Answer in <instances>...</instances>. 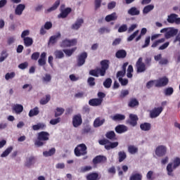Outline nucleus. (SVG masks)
I'll return each mask as SVG.
<instances>
[{"label": "nucleus", "instance_id": "obj_1", "mask_svg": "<svg viewBox=\"0 0 180 180\" xmlns=\"http://www.w3.org/2000/svg\"><path fill=\"white\" fill-rule=\"evenodd\" d=\"M180 165V158H175L173 162H170L167 165L166 170L169 176H174V170L176 169Z\"/></svg>", "mask_w": 180, "mask_h": 180}, {"label": "nucleus", "instance_id": "obj_2", "mask_svg": "<svg viewBox=\"0 0 180 180\" xmlns=\"http://www.w3.org/2000/svg\"><path fill=\"white\" fill-rule=\"evenodd\" d=\"M86 149L87 148L86 144H79L75 148V155H76V157L86 155V154H88Z\"/></svg>", "mask_w": 180, "mask_h": 180}, {"label": "nucleus", "instance_id": "obj_3", "mask_svg": "<svg viewBox=\"0 0 180 180\" xmlns=\"http://www.w3.org/2000/svg\"><path fill=\"white\" fill-rule=\"evenodd\" d=\"M101 146H105V150H111V148H116L119 146L118 142H109L108 139H101L98 141Z\"/></svg>", "mask_w": 180, "mask_h": 180}, {"label": "nucleus", "instance_id": "obj_4", "mask_svg": "<svg viewBox=\"0 0 180 180\" xmlns=\"http://www.w3.org/2000/svg\"><path fill=\"white\" fill-rule=\"evenodd\" d=\"M136 72L138 73L146 72L147 67L146 63L143 62V58L140 57L136 63Z\"/></svg>", "mask_w": 180, "mask_h": 180}, {"label": "nucleus", "instance_id": "obj_5", "mask_svg": "<svg viewBox=\"0 0 180 180\" xmlns=\"http://www.w3.org/2000/svg\"><path fill=\"white\" fill-rule=\"evenodd\" d=\"M65 8V5L64 4H62L60 6V13L58 15V18L60 19H65V18H67L68 16V15H70V13H71V8Z\"/></svg>", "mask_w": 180, "mask_h": 180}, {"label": "nucleus", "instance_id": "obj_6", "mask_svg": "<svg viewBox=\"0 0 180 180\" xmlns=\"http://www.w3.org/2000/svg\"><path fill=\"white\" fill-rule=\"evenodd\" d=\"M90 75H92L93 77H105V75L106 74V70L103 69L102 68H98L94 70H91L89 71Z\"/></svg>", "mask_w": 180, "mask_h": 180}, {"label": "nucleus", "instance_id": "obj_7", "mask_svg": "<svg viewBox=\"0 0 180 180\" xmlns=\"http://www.w3.org/2000/svg\"><path fill=\"white\" fill-rule=\"evenodd\" d=\"M77 39H65L60 43V47L65 49L67 47H72L77 45Z\"/></svg>", "mask_w": 180, "mask_h": 180}, {"label": "nucleus", "instance_id": "obj_8", "mask_svg": "<svg viewBox=\"0 0 180 180\" xmlns=\"http://www.w3.org/2000/svg\"><path fill=\"white\" fill-rule=\"evenodd\" d=\"M155 87L162 88V86H167L169 80L166 77H160L158 79H155Z\"/></svg>", "mask_w": 180, "mask_h": 180}, {"label": "nucleus", "instance_id": "obj_9", "mask_svg": "<svg viewBox=\"0 0 180 180\" xmlns=\"http://www.w3.org/2000/svg\"><path fill=\"white\" fill-rule=\"evenodd\" d=\"M162 110H164V108L162 107L154 108L150 111V117L151 119H156V117H158L162 113Z\"/></svg>", "mask_w": 180, "mask_h": 180}, {"label": "nucleus", "instance_id": "obj_10", "mask_svg": "<svg viewBox=\"0 0 180 180\" xmlns=\"http://www.w3.org/2000/svg\"><path fill=\"white\" fill-rule=\"evenodd\" d=\"M168 23H176V25H180V18L175 13H172L167 17Z\"/></svg>", "mask_w": 180, "mask_h": 180}, {"label": "nucleus", "instance_id": "obj_11", "mask_svg": "<svg viewBox=\"0 0 180 180\" xmlns=\"http://www.w3.org/2000/svg\"><path fill=\"white\" fill-rule=\"evenodd\" d=\"M87 57L88 53H86V52H83L79 55L77 58V66L82 67V65L85 64V60H86Z\"/></svg>", "mask_w": 180, "mask_h": 180}, {"label": "nucleus", "instance_id": "obj_12", "mask_svg": "<svg viewBox=\"0 0 180 180\" xmlns=\"http://www.w3.org/2000/svg\"><path fill=\"white\" fill-rule=\"evenodd\" d=\"M155 154L158 157H164L167 154V147L159 146L156 148Z\"/></svg>", "mask_w": 180, "mask_h": 180}, {"label": "nucleus", "instance_id": "obj_13", "mask_svg": "<svg viewBox=\"0 0 180 180\" xmlns=\"http://www.w3.org/2000/svg\"><path fill=\"white\" fill-rule=\"evenodd\" d=\"M178 29H175L174 27L169 28L167 32L165 34V37L166 39H171V37L176 36V34H178Z\"/></svg>", "mask_w": 180, "mask_h": 180}, {"label": "nucleus", "instance_id": "obj_14", "mask_svg": "<svg viewBox=\"0 0 180 180\" xmlns=\"http://www.w3.org/2000/svg\"><path fill=\"white\" fill-rule=\"evenodd\" d=\"M72 124L75 127H79L82 124V117L78 114L73 117L72 118Z\"/></svg>", "mask_w": 180, "mask_h": 180}, {"label": "nucleus", "instance_id": "obj_15", "mask_svg": "<svg viewBox=\"0 0 180 180\" xmlns=\"http://www.w3.org/2000/svg\"><path fill=\"white\" fill-rule=\"evenodd\" d=\"M84 25V19L83 18H77L75 23H73L71 26V29L72 30H79V29Z\"/></svg>", "mask_w": 180, "mask_h": 180}, {"label": "nucleus", "instance_id": "obj_16", "mask_svg": "<svg viewBox=\"0 0 180 180\" xmlns=\"http://www.w3.org/2000/svg\"><path fill=\"white\" fill-rule=\"evenodd\" d=\"M12 110L15 115H20L23 112V105L21 104H14L12 105Z\"/></svg>", "mask_w": 180, "mask_h": 180}, {"label": "nucleus", "instance_id": "obj_17", "mask_svg": "<svg viewBox=\"0 0 180 180\" xmlns=\"http://www.w3.org/2000/svg\"><path fill=\"white\" fill-rule=\"evenodd\" d=\"M137 120H139L137 115L133 114L129 115V120L128 121V123L132 126V127L137 126Z\"/></svg>", "mask_w": 180, "mask_h": 180}, {"label": "nucleus", "instance_id": "obj_18", "mask_svg": "<svg viewBox=\"0 0 180 180\" xmlns=\"http://www.w3.org/2000/svg\"><path fill=\"white\" fill-rule=\"evenodd\" d=\"M50 137V134L46 131H41L38 134V140H42L44 141H48Z\"/></svg>", "mask_w": 180, "mask_h": 180}, {"label": "nucleus", "instance_id": "obj_19", "mask_svg": "<svg viewBox=\"0 0 180 180\" xmlns=\"http://www.w3.org/2000/svg\"><path fill=\"white\" fill-rule=\"evenodd\" d=\"M106 157L103 155H98L96 158L93 159V163L94 164H101V163H105L107 161Z\"/></svg>", "mask_w": 180, "mask_h": 180}, {"label": "nucleus", "instance_id": "obj_20", "mask_svg": "<svg viewBox=\"0 0 180 180\" xmlns=\"http://www.w3.org/2000/svg\"><path fill=\"white\" fill-rule=\"evenodd\" d=\"M25 9H26V6L25 4H18L15 9V15L20 16L22 13H23V11H25Z\"/></svg>", "mask_w": 180, "mask_h": 180}, {"label": "nucleus", "instance_id": "obj_21", "mask_svg": "<svg viewBox=\"0 0 180 180\" xmlns=\"http://www.w3.org/2000/svg\"><path fill=\"white\" fill-rule=\"evenodd\" d=\"M127 130H129V128L124 124H120L115 127V131L116 133H118V134L126 133Z\"/></svg>", "mask_w": 180, "mask_h": 180}, {"label": "nucleus", "instance_id": "obj_22", "mask_svg": "<svg viewBox=\"0 0 180 180\" xmlns=\"http://www.w3.org/2000/svg\"><path fill=\"white\" fill-rule=\"evenodd\" d=\"M36 164V158L34 156H30L26 159L25 165V167H30Z\"/></svg>", "mask_w": 180, "mask_h": 180}, {"label": "nucleus", "instance_id": "obj_23", "mask_svg": "<svg viewBox=\"0 0 180 180\" xmlns=\"http://www.w3.org/2000/svg\"><path fill=\"white\" fill-rule=\"evenodd\" d=\"M127 65H129V63H125L122 65V70H120L117 72V78H122V77H124L126 75V68H127Z\"/></svg>", "mask_w": 180, "mask_h": 180}, {"label": "nucleus", "instance_id": "obj_24", "mask_svg": "<svg viewBox=\"0 0 180 180\" xmlns=\"http://www.w3.org/2000/svg\"><path fill=\"white\" fill-rule=\"evenodd\" d=\"M102 102L103 100L101 98H92L89 101V105H90V106H99L102 105Z\"/></svg>", "mask_w": 180, "mask_h": 180}, {"label": "nucleus", "instance_id": "obj_25", "mask_svg": "<svg viewBox=\"0 0 180 180\" xmlns=\"http://www.w3.org/2000/svg\"><path fill=\"white\" fill-rule=\"evenodd\" d=\"M61 38V33L57 32L55 35L51 36L49 39V43L51 44H56L58 41V39Z\"/></svg>", "mask_w": 180, "mask_h": 180}, {"label": "nucleus", "instance_id": "obj_26", "mask_svg": "<svg viewBox=\"0 0 180 180\" xmlns=\"http://www.w3.org/2000/svg\"><path fill=\"white\" fill-rule=\"evenodd\" d=\"M127 13L131 16H139L140 15V10L136 7H131L128 10Z\"/></svg>", "mask_w": 180, "mask_h": 180}, {"label": "nucleus", "instance_id": "obj_27", "mask_svg": "<svg viewBox=\"0 0 180 180\" xmlns=\"http://www.w3.org/2000/svg\"><path fill=\"white\" fill-rule=\"evenodd\" d=\"M60 0H56L55 3L53 4V6L51 8L46 9L45 12H46L47 13H50V12H53L57 10V8L60 6Z\"/></svg>", "mask_w": 180, "mask_h": 180}, {"label": "nucleus", "instance_id": "obj_28", "mask_svg": "<svg viewBox=\"0 0 180 180\" xmlns=\"http://www.w3.org/2000/svg\"><path fill=\"white\" fill-rule=\"evenodd\" d=\"M140 129L142 131H149L151 130V124L148 122H144L140 124Z\"/></svg>", "mask_w": 180, "mask_h": 180}, {"label": "nucleus", "instance_id": "obj_29", "mask_svg": "<svg viewBox=\"0 0 180 180\" xmlns=\"http://www.w3.org/2000/svg\"><path fill=\"white\" fill-rule=\"evenodd\" d=\"M127 56V52H126V51L123 49L117 51L115 53V57H117V58H126Z\"/></svg>", "mask_w": 180, "mask_h": 180}, {"label": "nucleus", "instance_id": "obj_30", "mask_svg": "<svg viewBox=\"0 0 180 180\" xmlns=\"http://www.w3.org/2000/svg\"><path fill=\"white\" fill-rule=\"evenodd\" d=\"M12 151H13V146H9L1 154V158L8 157V155H9Z\"/></svg>", "mask_w": 180, "mask_h": 180}, {"label": "nucleus", "instance_id": "obj_31", "mask_svg": "<svg viewBox=\"0 0 180 180\" xmlns=\"http://www.w3.org/2000/svg\"><path fill=\"white\" fill-rule=\"evenodd\" d=\"M153 9H154V5L153 4H149L146 6L142 12L143 15H148V13H150V12H151V11H153Z\"/></svg>", "mask_w": 180, "mask_h": 180}, {"label": "nucleus", "instance_id": "obj_32", "mask_svg": "<svg viewBox=\"0 0 180 180\" xmlns=\"http://www.w3.org/2000/svg\"><path fill=\"white\" fill-rule=\"evenodd\" d=\"M56 154V148H52L49 150H46L43 152L44 157H51Z\"/></svg>", "mask_w": 180, "mask_h": 180}, {"label": "nucleus", "instance_id": "obj_33", "mask_svg": "<svg viewBox=\"0 0 180 180\" xmlns=\"http://www.w3.org/2000/svg\"><path fill=\"white\" fill-rule=\"evenodd\" d=\"M40 113V110H39L38 107H35L33 109H31L29 112V117H33V116H37Z\"/></svg>", "mask_w": 180, "mask_h": 180}, {"label": "nucleus", "instance_id": "obj_34", "mask_svg": "<svg viewBox=\"0 0 180 180\" xmlns=\"http://www.w3.org/2000/svg\"><path fill=\"white\" fill-rule=\"evenodd\" d=\"M124 119H126V116L122 114H116L112 117V120L114 122H120V120H124Z\"/></svg>", "mask_w": 180, "mask_h": 180}, {"label": "nucleus", "instance_id": "obj_35", "mask_svg": "<svg viewBox=\"0 0 180 180\" xmlns=\"http://www.w3.org/2000/svg\"><path fill=\"white\" fill-rule=\"evenodd\" d=\"M105 123V119H101L98 117L96 118L94 122V127H101L102 124Z\"/></svg>", "mask_w": 180, "mask_h": 180}, {"label": "nucleus", "instance_id": "obj_36", "mask_svg": "<svg viewBox=\"0 0 180 180\" xmlns=\"http://www.w3.org/2000/svg\"><path fill=\"white\" fill-rule=\"evenodd\" d=\"M106 22H112V20H116L117 19V15L116 13H112L105 17Z\"/></svg>", "mask_w": 180, "mask_h": 180}, {"label": "nucleus", "instance_id": "obj_37", "mask_svg": "<svg viewBox=\"0 0 180 180\" xmlns=\"http://www.w3.org/2000/svg\"><path fill=\"white\" fill-rule=\"evenodd\" d=\"M128 152L129 154L132 155L137 154V153H139V148L131 145L128 146Z\"/></svg>", "mask_w": 180, "mask_h": 180}, {"label": "nucleus", "instance_id": "obj_38", "mask_svg": "<svg viewBox=\"0 0 180 180\" xmlns=\"http://www.w3.org/2000/svg\"><path fill=\"white\" fill-rule=\"evenodd\" d=\"M42 82L44 84H49V82H51V75L49 73H46L41 78Z\"/></svg>", "mask_w": 180, "mask_h": 180}, {"label": "nucleus", "instance_id": "obj_39", "mask_svg": "<svg viewBox=\"0 0 180 180\" xmlns=\"http://www.w3.org/2000/svg\"><path fill=\"white\" fill-rule=\"evenodd\" d=\"M23 40L25 47H30V46L33 44V39L31 37H27L26 38H24Z\"/></svg>", "mask_w": 180, "mask_h": 180}, {"label": "nucleus", "instance_id": "obj_40", "mask_svg": "<svg viewBox=\"0 0 180 180\" xmlns=\"http://www.w3.org/2000/svg\"><path fill=\"white\" fill-rule=\"evenodd\" d=\"M99 174L98 173H91L86 176L87 180H98Z\"/></svg>", "mask_w": 180, "mask_h": 180}, {"label": "nucleus", "instance_id": "obj_41", "mask_svg": "<svg viewBox=\"0 0 180 180\" xmlns=\"http://www.w3.org/2000/svg\"><path fill=\"white\" fill-rule=\"evenodd\" d=\"M141 179H143V175L139 173L132 174L129 178V180H141Z\"/></svg>", "mask_w": 180, "mask_h": 180}, {"label": "nucleus", "instance_id": "obj_42", "mask_svg": "<svg viewBox=\"0 0 180 180\" xmlns=\"http://www.w3.org/2000/svg\"><path fill=\"white\" fill-rule=\"evenodd\" d=\"M118 157H119V162H123V161H124V160H126V158L127 156L124 151H120L118 153Z\"/></svg>", "mask_w": 180, "mask_h": 180}, {"label": "nucleus", "instance_id": "obj_43", "mask_svg": "<svg viewBox=\"0 0 180 180\" xmlns=\"http://www.w3.org/2000/svg\"><path fill=\"white\" fill-rule=\"evenodd\" d=\"M54 56L56 58L60 60L61 58H64V52H63L61 50H56L54 52Z\"/></svg>", "mask_w": 180, "mask_h": 180}, {"label": "nucleus", "instance_id": "obj_44", "mask_svg": "<svg viewBox=\"0 0 180 180\" xmlns=\"http://www.w3.org/2000/svg\"><path fill=\"white\" fill-rule=\"evenodd\" d=\"M51 99V96L50 95H46V98H43L40 101V105H47L49 102H50V100Z\"/></svg>", "mask_w": 180, "mask_h": 180}, {"label": "nucleus", "instance_id": "obj_45", "mask_svg": "<svg viewBox=\"0 0 180 180\" xmlns=\"http://www.w3.org/2000/svg\"><path fill=\"white\" fill-rule=\"evenodd\" d=\"M16 76V73L15 72H8L5 75L6 81H9V79H13Z\"/></svg>", "mask_w": 180, "mask_h": 180}, {"label": "nucleus", "instance_id": "obj_46", "mask_svg": "<svg viewBox=\"0 0 180 180\" xmlns=\"http://www.w3.org/2000/svg\"><path fill=\"white\" fill-rule=\"evenodd\" d=\"M65 112V110L63 108H57L56 109L55 112V117H58L59 116H61Z\"/></svg>", "mask_w": 180, "mask_h": 180}, {"label": "nucleus", "instance_id": "obj_47", "mask_svg": "<svg viewBox=\"0 0 180 180\" xmlns=\"http://www.w3.org/2000/svg\"><path fill=\"white\" fill-rule=\"evenodd\" d=\"M128 106L129 108H134L135 106H139V101L136 98H132L129 101Z\"/></svg>", "mask_w": 180, "mask_h": 180}, {"label": "nucleus", "instance_id": "obj_48", "mask_svg": "<svg viewBox=\"0 0 180 180\" xmlns=\"http://www.w3.org/2000/svg\"><path fill=\"white\" fill-rule=\"evenodd\" d=\"M101 68L105 71L109 69V60H104L101 62Z\"/></svg>", "mask_w": 180, "mask_h": 180}, {"label": "nucleus", "instance_id": "obj_49", "mask_svg": "<svg viewBox=\"0 0 180 180\" xmlns=\"http://www.w3.org/2000/svg\"><path fill=\"white\" fill-rule=\"evenodd\" d=\"M46 127V125L43 123H39L37 124L33 125L32 129L33 130L37 131V130H43Z\"/></svg>", "mask_w": 180, "mask_h": 180}, {"label": "nucleus", "instance_id": "obj_50", "mask_svg": "<svg viewBox=\"0 0 180 180\" xmlns=\"http://www.w3.org/2000/svg\"><path fill=\"white\" fill-rule=\"evenodd\" d=\"M77 50V48H72L71 49H64L63 52L68 57H71L72 53Z\"/></svg>", "mask_w": 180, "mask_h": 180}, {"label": "nucleus", "instance_id": "obj_51", "mask_svg": "<svg viewBox=\"0 0 180 180\" xmlns=\"http://www.w3.org/2000/svg\"><path fill=\"white\" fill-rule=\"evenodd\" d=\"M98 33H100V34H105V33H110V28L107 27H101L98 30Z\"/></svg>", "mask_w": 180, "mask_h": 180}, {"label": "nucleus", "instance_id": "obj_52", "mask_svg": "<svg viewBox=\"0 0 180 180\" xmlns=\"http://www.w3.org/2000/svg\"><path fill=\"white\" fill-rule=\"evenodd\" d=\"M164 94L166 96H171L174 94V89L172 87H168L164 90Z\"/></svg>", "mask_w": 180, "mask_h": 180}, {"label": "nucleus", "instance_id": "obj_53", "mask_svg": "<svg viewBox=\"0 0 180 180\" xmlns=\"http://www.w3.org/2000/svg\"><path fill=\"white\" fill-rule=\"evenodd\" d=\"M105 137H107V139H109L110 140H115V137H116V134H115V131H110L106 133Z\"/></svg>", "mask_w": 180, "mask_h": 180}, {"label": "nucleus", "instance_id": "obj_54", "mask_svg": "<svg viewBox=\"0 0 180 180\" xmlns=\"http://www.w3.org/2000/svg\"><path fill=\"white\" fill-rule=\"evenodd\" d=\"M8 52H6V51H3L0 56V63H4V61L8 58Z\"/></svg>", "mask_w": 180, "mask_h": 180}, {"label": "nucleus", "instance_id": "obj_55", "mask_svg": "<svg viewBox=\"0 0 180 180\" xmlns=\"http://www.w3.org/2000/svg\"><path fill=\"white\" fill-rule=\"evenodd\" d=\"M103 86H105L107 89L110 88V86H112V79H106L103 82Z\"/></svg>", "mask_w": 180, "mask_h": 180}, {"label": "nucleus", "instance_id": "obj_56", "mask_svg": "<svg viewBox=\"0 0 180 180\" xmlns=\"http://www.w3.org/2000/svg\"><path fill=\"white\" fill-rule=\"evenodd\" d=\"M140 31L139 30H136L132 34H131L128 38H127V41H133L134 39H136V37L137 34H139V32Z\"/></svg>", "mask_w": 180, "mask_h": 180}, {"label": "nucleus", "instance_id": "obj_57", "mask_svg": "<svg viewBox=\"0 0 180 180\" xmlns=\"http://www.w3.org/2000/svg\"><path fill=\"white\" fill-rule=\"evenodd\" d=\"M140 31L139 30H136L132 34H131L128 38H127V41H133L134 39H136V37L137 34H139V32Z\"/></svg>", "mask_w": 180, "mask_h": 180}, {"label": "nucleus", "instance_id": "obj_58", "mask_svg": "<svg viewBox=\"0 0 180 180\" xmlns=\"http://www.w3.org/2000/svg\"><path fill=\"white\" fill-rule=\"evenodd\" d=\"M127 72V78H131L133 77V74H131L133 72V66L131 65H129Z\"/></svg>", "mask_w": 180, "mask_h": 180}, {"label": "nucleus", "instance_id": "obj_59", "mask_svg": "<svg viewBox=\"0 0 180 180\" xmlns=\"http://www.w3.org/2000/svg\"><path fill=\"white\" fill-rule=\"evenodd\" d=\"M165 41V38H162L160 39H158L157 41H155L152 45L151 47H153V49L157 47V46H158V44H161V43H164Z\"/></svg>", "mask_w": 180, "mask_h": 180}, {"label": "nucleus", "instance_id": "obj_60", "mask_svg": "<svg viewBox=\"0 0 180 180\" xmlns=\"http://www.w3.org/2000/svg\"><path fill=\"white\" fill-rule=\"evenodd\" d=\"M150 40H151L150 37H146L145 39V44L142 46V49H146L148 47V46H150Z\"/></svg>", "mask_w": 180, "mask_h": 180}, {"label": "nucleus", "instance_id": "obj_61", "mask_svg": "<svg viewBox=\"0 0 180 180\" xmlns=\"http://www.w3.org/2000/svg\"><path fill=\"white\" fill-rule=\"evenodd\" d=\"M127 31V25H126V24L121 25L118 29L119 33H123Z\"/></svg>", "mask_w": 180, "mask_h": 180}, {"label": "nucleus", "instance_id": "obj_62", "mask_svg": "<svg viewBox=\"0 0 180 180\" xmlns=\"http://www.w3.org/2000/svg\"><path fill=\"white\" fill-rule=\"evenodd\" d=\"M61 122V118L58 117L56 119H52L50 120V124H52V126H54L56 124H58Z\"/></svg>", "mask_w": 180, "mask_h": 180}, {"label": "nucleus", "instance_id": "obj_63", "mask_svg": "<svg viewBox=\"0 0 180 180\" xmlns=\"http://www.w3.org/2000/svg\"><path fill=\"white\" fill-rule=\"evenodd\" d=\"M92 169V167L91 166H84L80 168V172H88V171H91Z\"/></svg>", "mask_w": 180, "mask_h": 180}, {"label": "nucleus", "instance_id": "obj_64", "mask_svg": "<svg viewBox=\"0 0 180 180\" xmlns=\"http://www.w3.org/2000/svg\"><path fill=\"white\" fill-rule=\"evenodd\" d=\"M153 175H154V172L153 171H149L148 172L147 174H146V178L148 180H153L154 179L153 178Z\"/></svg>", "mask_w": 180, "mask_h": 180}]
</instances>
